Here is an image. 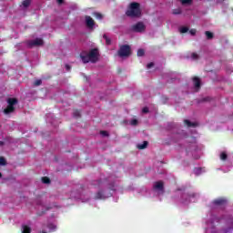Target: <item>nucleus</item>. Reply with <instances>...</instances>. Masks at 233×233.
Segmentation results:
<instances>
[{"mask_svg":"<svg viewBox=\"0 0 233 233\" xmlns=\"http://www.w3.org/2000/svg\"><path fill=\"white\" fill-rule=\"evenodd\" d=\"M96 199H106V196H105V194L103 193L102 190H99L96 196H95Z\"/></svg>","mask_w":233,"mask_h":233,"instance_id":"obj_11","label":"nucleus"},{"mask_svg":"<svg viewBox=\"0 0 233 233\" xmlns=\"http://www.w3.org/2000/svg\"><path fill=\"white\" fill-rule=\"evenodd\" d=\"M43 39L35 38V40H29L26 42L28 48H33V46H43Z\"/></svg>","mask_w":233,"mask_h":233,"instance_id":"obj_5","label":"nucleus"},{"mask_svg":"<svg viewBox=\"0 0 233 233\" xmlns=\"http://www.w3.org/2000/svg\"><path fill=\"white\" fill-rule=\"evenodd\" d=\"M196 29H190L189 30V34L191 35H196Z\"/></svg>","mask_w":233,"mask_h":233,"instance_id":"obj_35","label":"nucleus"},{"mask_svg":"<svg viewBox=\"0 0 233 233\" xmlns=\"http://www.w3.org/2000/svg\"><path fill=\"white\" fill-rule=\"evenodd\" d=\"M126 15H127V17H141V8L139 3H131L126 12Z\"/></svg>","mask_w":233,"mask_h":233,"instance_id":"obj_2","label":"nucleus"},{"mask_svg":"<svg viewBox=\"0 0 233 233\" xmlns=\"http://www.w3.org/2000/svg\"><path fill=\"white\" fill-rule=\"evenodd\" d=\"M147 147H148V141H144L142 144H138L137 146L138 150H145V148H147Z\"/></svg>","mask_w":233,"mask_h":233,"instance_id":"obj_13","label":"nucleus"},{"mask_svg":"<svg viewBox=\"0 0 233 233\" xmlns=\"http://www.w3.org/2000/svg\"><path fill=\"white\" fill-rule=\"evenodd\" d=\"M103 39H105L106 41V45L108 46L110 45H112V40L106 35H103Z\"/></svg>","mask_w":233,"mask_h":233,"instance_id":"obj_16","label":"nucleus"},{"mask_svg":"<svg viewBox=\"0 0 233 233\" xmlns=\"http://www.w3.org/2000/svg\"><path fill=\"white\" fill-rule=\"evenodd\" d=\"M191 57H192V59H194L196 61V60L199 59V55H198V53H192Z\"/></svg>","mask_w":233,"mask_h":233,"instance_id":"obj_29","label":"nucleus"},{"mask_svg":"<svg viewBox=\"0 0 233 233\" xmlns=\"http://www.w3.org/2000/svg\"><path fill=\"white\" fill-rule=\"evenodd\" d=\"M86 25L87 28H94L96 22L91 18L90 15H86Z\"/></svg>","mask_w":233,"mask_h":233,"instance_id":"obj_6","label":"nucleus"},{"mask_svg":"<svg viewBox=\"0 0 233 233\" xmlns=\"http://www.w3.org/2000/svg\"><path fill=\"white\" fill-rule=\"evenodd\" d=\"M41 179H42V183H44V185H49L50 178L48 177H43Z\"/></svg>","mask_w":233,"mask_h":233,"instance_id":"obj_17","label":"nucleus"},{"mask_svg":"<svg viewBox=\"0 0 233 233\" xmlns=\"http://www.w3.org/2000/svg\"><path fill=\"white\" fill-rule=\"evenodd\" d=\"M5 146V143L3 141H0V147Z\"/></svg>","mask_w":233,"mask_h":233,"instance_id":"obj_41","label":"nucleus"},{"mask_svg":"<svg viewBox=\"0 0 233 233\" xmlns=\"http://www.w3.org/2000/svg\"><path fill=\"white\" fill-rule=\"evenodd\" d=\"M193 83L196 90H199V88H201V79L199 77L194 76Z\"/></svg>","mask_w":233,"mask_h":233,"instance_id":"obj_7","label":"nucleus"},{"mask_svg":"<svg viewBox=\"0 0 233 233\" xmlns=\"http://www.w3.org/2000/svg\"><path fill=\"white\" fill-rule=\"evenodd\" d=\"M3 177V174L0 172V178Z\"/></svg>","mask_w":233,"mask_h":233,"instance_id":"obj_42","label":"nucleus"},{"mask_svg":"<svg viewBox=\"0 0 233 233\" xmlns=\"http://www.w3.org/2000/svg\"><path fill=\"white\" fill-rule=\"evenodd\" d=\"M17 98H7V105L9 106H14L15 105H17Z\"/></svg>","mask_w":233,"mask_h":233,"instance_id":"obj_12","label":"nucleus"},{"mask_svg":"<svg viewBox=\"0 0 233 233\" xmlns=\"http://www.w3.org/2000/svg\"><path fill=\"white\" fill-rule=\"evenodd\" d=\"M22 233H32V228L26 225H23Z\"/></svg>","mask_w":233,"mask_h":233,"instance_id":"obj_14","label":"nucleus"},{"mask_svg":"<svg viewBox=\"0 0 233 233\" xmlns=\"http://www.w3.org/2000/svg\"><path fill=\"white\" fill-rule=\"evenodd\" d=\"M80 58L84 64L97 63V61H99V49L93 48L88 53L86 51H83L80 54Z\"/></svg>","mask_w":233,"mask_h":233,"instance_id":"obj_1","label":"nucleus"},{"mask_svg":"<svg viewBox=\"0 0 233 233\" xmlns=\"http://www.w3.org/2000/svg\"><path fill=\"white\" fill-rule=\"evenodd\" d=\"M182 5H192V0H181Z\"/></svg>","mask_w":233,"mask_h":233,"instance_id":"obj_30","label":"nucleus"},{"mask_svg":"<svg viewBox=\"0 0 233 233\" xmlns=\"http://www.w3.org/2000/svg\"><path fill=\"white\" fill-rule=\"evenodd\" d=\"M119 57H128L131 54V48L128 45H123L120 46L119 50L117 51Z\"/></svg>","mask_w":233,"mask_h":233,"instance_id":"obj_3","label":"nucleus"},{"mask_svg":"<svg viewBox=\"0 0 233 233\" xmlns=\"http://www.w3.org/2000/svg\"><path fill=\"white\" fill-rule=\"evenodd\" d=\"M71 68L72 67L69 65H66V69L67 72H70Z\"/></svg>","mask_w":233,"mask_h":233,"instance_id":"obj_38","label":"nucleus"},{"mask_svg":"<svg viewBox=\"0 0 233 233\" xmlns=\"http://www.w3.org/2000/svg\"><path fill=\"white\" fill-rule=\"evenodd\" d=\"M74 117H81V111L75 110L73 113Z\"/></svg>","mask_w":233,"mask_h":233,"instance_id":"obj_26","label":"nucleus"},{"mask_svg":"<svg viewBox=\"0 0 233 233\" xmlns=\"http://www.w3.org/2000/svg\"><path fill=\"white\" fill-rule=\"evenodd\" d=\"M155 190H165V185L163 184V181H157L154 185Z\"/></svg>","mask_w":233,"mask_h":233,"instance_id":"obj_8","label":"nucleus"},{"mask_svg":"<svg viewBox=\"0 0 233 233\" xmlns=\"http://www.w3.org/2000/svg\"><path fill=\"white\" fill-rule=\"evenodd\" d=\"M101 136H103L104 137H107L108 136V132L107 131H100Z\"/></svg>","mask_w":233,"mask_h":233,"instance_id":"obj_33","label":"nucleus"},{"mask_svg":"<svg viewBox=\"0 0 233 233\" xmlns=\"http://www.w3.org/2000/svg\"><path fill=\"white\" fill-rule=\"evenodd\" d=\"M130 125H132L133 127H136V125H137V119L131 120Z\"/></svg>","mask_w":233,"mask_h":233,"instance_id":"obj_34","label":"nucleus"},{"mask_svg":"<svg viewBox=\"0 0 233 233\" xmlns=\"http://www.w3.org/2000/svg\"><path fill=\"white\" fill-rule=\"evenodd\" d=\"M227 157H228V156L227 155V153L222 152V153L220 154V159H221L222 161H227Z\"/></svg>","mask_w":233,"mask_h":233,"instance_id":"obj_21","label":"nucleus"},{"mask_svg":"<svg viewBox=\"0 0 233 233\" xmlns=\"http://www.w3.org/2000/svg\"><path fill=\"white\" fill-rule=\"evenodd\" d=\"M146 28L147 27L145 26V24H143V22H137L136 25H133L131 26V30L133 32H137V33L145 32Z\"/></svg>","mask_w":233,"mask_h":233,"instance_id":"obj_4","label":"nucleus"},{"mask_svg":"<svg viewBox=\"0 0 233 233\" xmlns=\"http://www.w3.org/2000/svg\"><path fill=\"white\" fill-rule=\"evenodd\" d=\"M65 0H57L58 5H63Z\"/></svg>","mask_w":233,"mask_h":233,"instance_id":"obj_40","label":"nucleus"},{"mask_svg":"<svg viewBox=\"0 0 233 233\" xmlns=\"http://www.w3.org/2000/svg\"><path fill=\"white\" fill-rule=\"evenodd\" d=\"M227 203V200L224 198H217L213 201V205H216L217 207H221V205H224Z\"/></svg>","mask_w":233,"mask_h":233,"instance_id":"obj_10","label":"nucleus"},{"mask_svg":"<svg viewBox=\"0 0 233 233\" xmlns=\"http://www.w3.org/2000/svg\"><path fill=\"white\" fill-rule=\"evenodd\" d=\"M185 125H187V127H196V123H192L189 120H184Z\"/></svg>","mask_w":233,"mask_h":233,"instance_id":"obj_18","label":"nucleus"},{"mask_svg":"<svg viewBox=\"0 0 233 233\" xmlns=\"http://www.w3.org/2000/svg\"><path fill=\"white\" fill-rule=\"evenodd\" d=\"M30 0H24L22 5L25 8H28V6H30Z\"/></svg>","mask_w":233,"mask_h":233,"instance_id":"obj_20","label":"nucleus"},{"mask_svg":"<svg viewBox=\"0 0 233 233\" xmlns=\"http://www.w3.org/2000/svg\"><path fill=\"white\" fill-rule=\"evenodd\" d=\"M94 15L96 19H103V15H101V13H95Z\"/></svg>","mask_w":233,"mask_h":233,"instance_id":"obj_31","label":"nucleus"},{"mask_svg":"<svg viewBox=\"0 0 233 233\" xmlns=\"http://www.w3.org/2000/svg\"><path fill=\"white\" fill-rule=\"evenodd\" d=\"M101 183H102L101 180H96L95 185H97L98 187H101Z\"/></svg>","mask_w":233,"mask_h":233,"instance_id":"obj_39","label":"nucleus"},{"mask_svg":"<svg viewBox=\"0 0 233 233\" xmlns=\"http://www.w3.org/2000/svg\"><path fill=\"white\" fill-rule=\"evenodd\" d=\"M187 198L188 199H190V198H198V195L196 193H189L187 194Z\"/></svg>","mask_w":233,"mask_h":233,"instance_id":"obj_32","label":"nucleus"},{"mask_svg":"<svg viewBox=\"0 0 233 233\" xmlns=\"http://www.w3.org/2000/svg\"><path fill=\"white\" fill-rule=\"evenodd\" d=\"M205 35H206L207 39H208V40L214 39V33H212L210 31H206Z\"/></svg>","mask_w":233,"mask_h":233,"instance_id":"obj_15","label":"nucleus"},{"mask_svg":"<svg viewBox=\"0 0 233 233\" xmlns=\"http://www.w3.org/2000/svg\"><path fill=\"white\" fill-rule=\"evenodd\" d=\"M179 32H180V34H187V32H188V27L182 26L179 28Z\"/></svg>","mask_w":233,"mask_h":233,"instance_id":"obj_19","label":"nucleus"},{"mask_svg":"<svg viewBox=\"0 0 233 233\" xmlns=\"http://www.w3.org/2000/svg\"><path fill=\"white\" fill-rule=\"evenodd\" d=\"M47 228H49V232H54V230H56V225L48 224Z\"/></svg>","mask_w":233,"mask_h":233,"instance_id":"obj_23","label":"nucleus"},{"mask_svg":"<svg viewBox=\"0 0 233 233\" xmlns=\"http://www.w3.org/2000/svg\"><path fill=\"white\" fill-rule=\"evenodd\" d=\"M0 165L5 167L6 165V159L3 157H0Z\"/></svg>","mask_w":233,"mask_h":233,"instance_id":"obj_27","label":"nucleus"},{"mask_svg":"<svg viewBox=\"0 0 233 233\" xmlns=\"http://www.w3.org/2000/svg\"><path fill=\"white\" fill-rule=\"evenodd\" d=\"M208 101H210V96H206V97L198 100V103H207Z\"/></svg>","mask_w":233,"mask_h":233,"instance_id":"obj_25","label":"nucleus"},{"mask_svg":"<svg viewBox=\"0 0 233 233\" xmlns=\"http://www.w3.org/2000/svg\"><path fill=\"white\" fill-rule=\"evenodd\" d=\"M147 68H152V66H154V62L147 64Z\"/></svg>","mask_w":233,"mask_h":233,"instance_id":"obj_37","label":"nucleus"},{"mask_svg":"<svg viewBox=\"0 0 233 233\" xmlns=\"http://www.w3.org/2000/svg\"><path fill=\"white\" fill-rule=\"evenodd\" d=\"M173 15H181V9H180V8L174 9V10H173Z\"/></svg>","mask_w":233,"mask_h":233,"instance_id":"obj_28","label":"nucleus"},{"mask_svg":"<svg viewBox=\"0 0 233 233\" xmlns=\"http://www.w3.org/2000/svg\"><path fill=\"white\" fill-rule=\"evenodd\" d=\"M35 86H41L43 85V80L42 79H37L34 83Z\"/></svg>","mask_w":233,"mask_h":233,"instance_id":"obj_24","label":"nucleus"},{"mask_svg":"<svg viewBox=\"0 0 233 233\" xmlns=\"http://www.w3.org/2000/svg\"><path fill=\"white\" fill-rule=\"evenodd\" d=\"M142 112L143 114H148V107H143Z\"/></svg>","mask_w":233,"mask_h":233,"instance_id":"obj_36","label":"nucleus"},{"mask_svg":"<svg viewBox=\"0 0 233 233\" xmlns=\"http://www.w3.org/2000/svg\"><path fill=\"white\" fill-rule=\"evenodd\" d=\"M145 56V49H138L137 50V56L138 57H143Z\"/></svg>","mask_w":233,"mask_h":233,"instance_id":"obj_22","label":"nucleus"},{"mask_svg":"<svg viewBox=\"0 0 233 233\" xmlns=\"http://www.w3.org/2000/svg\"><path fill=\"white\" fill-rule=\"evenodd\" d=\"M14 112H15V107L12 106L7 105L6 108L4 109V114H5V116H8V114H12Z\"/></svg>","mask_w":233,"mask_h":233,"instance_id":"obj_9","label":"nucleus"}]
</instances>
